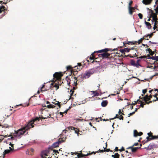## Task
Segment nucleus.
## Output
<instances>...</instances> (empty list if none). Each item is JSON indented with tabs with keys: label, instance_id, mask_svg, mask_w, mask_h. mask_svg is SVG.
I'll return each instance as SVG.
<instances>
[{
	"label": "nucleus",
	"instance_id": "obj_1",
	"mask_svg": "<svg viewBox=\"0 0 158 158\" xmlns=\"http://www.w3.org/2000/svg\"><path fill=\"white\" fill-rule=\"evenodd\" d=\"M117 50V48H114L113 50L112 49L110 48H105L104 49L97 51L96 52L97 53H103L99 54L98 56L99 57H101L102 58H107L110 56V54L107 52L109 51H113Z\"/></svg>",
	"mask_w": 158,
	"mask_h": 158
},
{
	"label": "nucleus",
	"instance_id": "obj_2",
	"mask_svg": "<svg viewBox=\"0 0 158 158\" xmlns=\"http://www.w3.org/2000/svg\"><path fill=\"white\" fill-rule=\"evenodd\" d=\"M31 126H32L31 123H28L25 126H24L19 130L15 131V133L17 134L16 136L20 137L21 135H23L26 132V131H28L31 128Z\"/></svg>",
	"mask_w": 158,
	"mask_h": 158
},
{
	"label": "nucleus",
	"instance_id": "obj_3",
	"mask_svg": "<svg viewBox=\"0 0 158 158\" xmlns=\"http://www.w3.org/2000/svg\"><path fill=\"white\" fill-rule=\"evenodd\" d=\"M66 78L67 79V84L69 85L72 83V81H73V85L75 86L77 85V82L78 81V80H77V78L76 77H73L72 74H71V75H69V76H67L66 77Z\"/></svg>",
	"mask_w": 158,
	"mask_h": 158
},
{
	"label": "nucleus",
	"instance_id": "obj_4",
	"mask_svg": "<svg viewBox=\"0 0 158 158\" xmlns=\"http://www.w3.org/2000/svg\"><path fill=\"white\" fill-rule=\"evenodd\" d=\"M151 14H150V18H152V20H154L155 22L153 28L154 30L156 29L157 27V20L158 18L156 16V14L153 12V11L151 10Z\"/></svg>",
	"mask_w": 158,
	"mask_h": 158
},
{
	"label": "nucleus",
	"instance_id": "obj_5",
	"mask_svg": "<svg viewBox=\"0 0 158 158\" xmlns=\"http://www.w3.org/2000/svg\"><path fill=\"white\" fill-rule=\"evenodd\" d=\"M53 83H52L50 85L49 87V89L51 90L53 89L54 88H56V90H57L59 88V85H60L61 84H59V82L58 83H55L56 80L55 81L54 80H53L52 81Z\"/></svg>",
	"mask_w": 158,
	"mask_h": 158
},
{
	"label": "nucleus",
	"instance_id": "obj_6",
	"mask_svg": "<svg viewBox=\"0 0 158 158\" xmlns=\"http://www.w3.org/2000/svg\"><path fill=\"white\" fill-rule=\"evenodd\" d=\"M63 74L61 73H55L53 75L54 79H56V80H59L61 79V77Z\"/></svg>",
	"mask_w": 158,
	"mask_h": 158
},
{
	"label": "nucleus",
	"instance_id": "obj_7",
	"mask_svg": "<svg viewBox=\"0 0 158 158\" xmlns=\"http://www.w3.org/2000/svg\"><path fill=\"white\" fill-rule=\"evenodd\" d=\"M51 152V150H47L43 151L41 154L42 158H48L47 156H48V154Z\"/></svg>",
	"mask_w": 158,
	"mask_h": 158
},
{
	"label": "nucleus",
	"instance_id": "obj_8",
	"mask_svg": "<svg viewBox=\"0 0 158 158\" xmlns=\"http://www.w3.org/2000/svg\"><path fill=\"white\" fill-rule=\"evenodd\" d=\"M72 155H73L74 154H77V156L78 157L77 158H82L83 157H84L85 156H87L89 155H90V153H87L86 154H83L82 153H73V152H71Z\"/></svg>",
	"mask_w": 158,
	"mask_h": 158
},
{
	"label": "nucleus",
	"instance_id": "obj_9",
	"mask_svg": "<svg viewBox=\"0 0 158 158\" xmlns=\"http://www.w3.org/2000/svg\"><path fill=\"white\" fill-rule=\"evenodd\" d=\"M42 118L40 117H36L34 119H33L32 120L30 121L28 123H30L31 124L32 126H31V128H33L34 127V126L33 125V124H34V122L36 121H39L40 119Z\"/></svg>",
	"mask_w": 158,
	"mask_h": 158
},
{
	"label": "nucleus",
	"instance_id": "obj_10",
	"mask_svg": "<svg viewBox=\"0 0 158 158\" xmlns=\"http://www.w3.org/2000/svg\"><path fill=\"white\" fill-rule=\"evenodd\" d=\"M140 147H133V146L127 148V149H131V152H135L137 151V150L139 148H140Z\"/></svg>",
	"mask_w": 158,
	"mask_h": 158
},
{
	"label": "nucleus",
	"instance_id": "obj_11",
	"mask_svg": "<svg viewBox=\"0 0 158 158\" xmlns=\"http://www.w3.org/2000/svg\"><path fill=\"white\" fill-rule=\"evenodd\" d=\"M152 0H143L142 2L144 4L146 5H149L151 4ZM158 2V0H157L156 2V4H157Z\"/></svg>",
	"mask_w": 158,
	"mask_h": 158
},
{
	"label": "nucleus",
	"instance_id": "obj_12",
	"mask_svg": "<svg viewBox=\"0 0 158 158\" xmlns=\"http://www.w3.org/2000/svg\"><path fill=\"white\" fill-rule=\"evenodd\" d=\"M143 134V133L142 132H138L136 130H135L134 131L133 135L135 137H136L138 136H140L142 135Z\"/></svg>",
	"mask_w": 158,
	"mask_h": 158
},
{
	"label": "nucleus",
	"instance_id": "obj_13",
	"mask_svg": "<svg viewBox=\"0 0 158 158\" xmlns=\"http://www.w3.org/2000/svg\"><path fill=\"white\" fill-rule=\"evenodd\" d=\"M148 136L151 137V139H158V135H154L153 136L152 135V133L151 132H150L149 133H148Z\"/></svg>",
	"mask_w": 158,
	"mask_h": 158
},
{
	"label": "nucleus",
	"instance_id": "obj_14",
	"mask_svg": "<svg viewBox=\"0 0 158 158\" xmlns=\"http://www.w3.org/2000/svg\"><path fill=\"white\" fill-rule=\"evenodd\" d=\"M83 67V66L81 64V63H77V66H75L74 68H75V69H76V68H77L78 71H80Z\"/></svg>",
	"mask_w": 158,
	"mask_h": 158
},
{
	"label": "nucleus",
	"instance_id": "obj_15",
	"mask_svg": "<svg viewBox=\"0 0 158 158\" xmlns=\"http://www.w3.org/2000/svg\"><path fill=\"white\" fill-rule=\"evenodd\" d=\"M6 10V9H5V7L4 6H2L0 7V14L3 12V14H2L3 16L5 15V13Z\"/></svg>",
	"mask_w": 158,
	"mask_h": 158
},
{
	"label": "nucleus",
	"instance_id": "obj_16",
	"mask_svg": "<svg viewBox=\"0 0 158 158\" xmlns=\"http://www.w3.org/2000/svg\"><path fill=\"white\" fill-rule=\"evenodd\" d=\"M153 97V95L152 94H150L149 96L148 95H146L143 97V98H144V99H146L147 101H151V98Z\"/></svg>",
	"mask_w": 158,
	"mask_h": 158
},
{
	"label": "nucleus",
	"instance_id": "obj_17",
	"mask_svg": "<svg viewBox=\"0 0 158 158\" xmlns=\"http://www.w3.org/2000/svg\"><path fill=\"white\" fill-rule=\"evenodd\" d=\"M61 141H59L56 142L52 144V147L54 148L57 147H59V144L61 143Z\"/></svg>",
	"mask_w": 158,
	"mask_h": 158
},
{
	"label": "nucleus",
	"instance_id": "obj_18",
	"mask_svg": "<svg viewBox=\"0 0 158 158\" xmlns=\"http://www.w3.org/2000/svg\"><path fill=\"white\" fill-rule=\"evenodd\" d=\"M143 100L144 101V102H142L141 103H143V105H145L146 104H149V103H152V101H147L146 99H144V98H143Z\"/></svg>",
	"mask_w": 158,
	"mask_h": 158
},
{
	"label": "nucleus",
	"instance_id": "obj_19",
	"mask_svg": "<svg viewBox=\"0 0 158 158\" xmlns=\"http://www.w3.org/2000/svg\"><path fill=\"white\" fill-rule=\"evenodd\" d=\"M66 69L67 70L70 71L71 74H72L73 71V67L70 65H69L67 66L66 67Z\"/></svg>",
	"mask_w": 158,
	"mask_h": 158
},
{
	"label": "nucleus",
	"instance_id": "obj_20",
	"mask_svg": "<svg viewBox=\"0 0 158 158\" xmlns=\"http://www.w3.org/2000/svg\"><path fill=\"white\" fill-rule=\"evenodd\" d=\"M96 52H94V53H92L90 55V57H88L87 58V59L89 58V60H94V58H95V57L94 55V54Z\"/></svg>",
	"mask_w": 158,
	"mask_h": 158
},
{
	"label": "nucleus",
	"instance_id": "obj_21",
	"mask_svg": "<svg viewBox=\"0 0 158 158\" xmlns=\"http://www.w3.org/2000/svg\"><path fill=\"white\" fill-rule=\"evenodd\" d=\"M130 50V48H125L124 49H120V51L122 53H124L126 52H129Z\"/></svg>",
	"mask_w": 158,
	"mask_h": 158
},
{
	"label": "nucleus",
	"instance_id": "obj_22",
	"mask_svg": "<svg viewBox=\"0 0 158 158\" xmlns=\"http://www.w3.org/2000/svg\"><path fill=\"white\" fill-rule=\"evenodd\" d=\"M42 106L43 107H47L48 108H53L55 107V106L54 105L51 104L48 105L47 106H46L44 104H43Z\"/></svg>",
	"mask_w": 158,
	"mask_h": 158
},
{
	"label": "nucleus",
	"instance_id": "obj_23",
	"mask_svg": "<svg viewBox=\"0 0 158 158\" xmlns=\"http://www.w3.org/2000/svg\"><path fill=\"white\" fill-rule=\"evenodd\" d=\"M118 115L117 114L116 115V116L115 117H114L113 118H110V119L113 120L116 118H118L119 119H120V120H123V117L122 115H120L119 116V117H118Z\"/></svg>",
	"mask_w": 158,
	"mask_h": 158
},
{
	"label": "nucleus",
	"instance_id": "obj_24",
	"mask_svg": "<svg viewBox=\"0 0 158 158\" xmlns=\"http://www.w3.org/2000/svg\"><path fill=\"white\" fill-rule=\"evenodd\" d=\"M72 129H73V130H74L75 132L77 134L78 136L80 135V131H79L78 129L73 127Z\"/></svg>",
	"mask_w": 158,
	"mask_h": 158
},
{
	"label": "nucleus",
	"instance_id": "obj_25",
	"mask_svg": "<svg viewBox=\"0 0 158 158\" xmlns=\"http://www.w3.org/2000/svg\"><path fill=\"white\" fill-rule=\"evenodd\" d=\"M107 104L108 102L107 101H103L101 103V105L103 107H105L107 105Z\"/></svg>",
	"mask_w": 158,
	"mask_h": 158
},
{
	"label": "nucleus",
	"instance_id": "obj_26",
	"mask_svg": "<svg viewBox=\"0 0 158 158\" xmlns=\"http://www.w3.org/2000/svg\"><path fill=\"white\" fill-rule=\"evenodd\" d=\"M145 23L147 26L148 29H151L152 26H151V24L150 23L145 21Z\"/></svg>",
	"mask_w": 158,
	"mask_h": 158
},
{
	"label": "nucleus",
	"instance_id": "obj_27",
	"mask_svg": "<svg viewBox=\"0 0 158 158\" xmlns=\"http://www.w3.org/2000/svg\"><path fill=\"white\" fill-rule=\"evenodd\" d=\"M88 71L89 73V74H90V75H92L96 72V70L94 69H91L89 70Z\"/></svg>",
	"mask_w": 158,
	"mask_h": 158
},
{
	"label": "nucleus",
	"instance_id": "obj_28",
	"mask_svg": "<svg viewBox=\"0 0 158 158\" xmlns=\"http://www.w3.org/2000/svg\"><path fill=\"white\" fill-rule=\"evenodd\" d=\"M130 64L131 65L136 66V63H135V61L131 59L130 60Z\"/></svg>",
	"mask_w": 158,
	"mask_h": 158
},
{
	"label": "nucleus",
	"instance_id": "obj_29",
	"mask_svg": "<svg viewBox=\"0 0 158 158\" xmlns=\"http://www.w3.org/2000/svg\"><path fill=\"white\" fill-rule=\"evenodd\" d=\"M75 89V88L74 87H73V89H72L70 90V92H71V93L70 94V98L69 99V100H70L71 98V97L72 96L73 94V93L74 92V90Z\"/></svg>",
	"mask_w": 158,
	"mask_h": 158
},
{
	"label": "nucleus",
	"instance_id": "obj_30",
	"mask_svg": "<svg viewBox=\"0 0 158 158\" xmlns=\"http://www.w3.org/2000/svg\"><path fill=\"white\" fill-rule=\"evenodd\" d=\"M91 75H90L88 71L85 72L84 74L85 77L87 78H88Z\"/></svg>",
	"mask_w": 158,
	"mask_h": 158
},
{
	"label": "nucleus",
	"instance_id": "obj_31",
	"mask_svg": "<svg viewBox=\"0 0 158 158\" xmlns=\"http://www.w3.org/2000/svg\"><path fill=\"white\" fill-rule=\"evenodd\" d=\"M52 103L55 105H57L60 108L61 106V105L60 104V103H59L58 101H56L55 102H53Z\"/></svg>",
	"mask_w": 158,
	"mask_h": 158
},
{
	"label": "nucleus",
	"instance_id": "obj_32",
	"mask_svg": "<svg viewBox=\"0 0 158 158\" xmlns=\"http://www.w3.org/2000/svg\"><path fill=\"white\" fill-rule=\"evenodd\" d=\"M45 85H43V86L41 88V90L42 91H47L48 90H49V89H47V88H45Z\"/></svg>",
	"mask_w": 158,
	"mask_h": 158
},
{
	"label": "nucleus",
	"instance_id": "obj_33",
	"mask_svg": "<svg viewBox=\"0 0 158 158\" xmlns=\"http://www.w3.org/2000/svg\"><path fill=\"white\" fill-rule=\"evenodd\" d=\"M51 115L50 114H48L47 115H45V117H42V119L43 118L44 119H46V118H50L51 117Z\"/></svg>",
	"mask_w": 158,
	"mask_h": 158
},
{
	"label": "nucleus",
	"instance_id": "obj_34",
	"mask_svg": "<svg viewBox=\"0 0 158 158\" xmlns=\"http://www.w3.org/2000/svg\"><path fill=\"white\" fill-rule=\"evenodd\" d=\"M92 92L93 94H94L93 97L98 96L99 95V93L97 92V91H92Z\"/></svg>",
	"mask_w": 158,
	"mask_h": 158
},
{
	"label": "nucleus",
	"instance_id": "obj_35",
	"mask_svg": "<svg viewBox=\"0 0 158 158\" xmlns=\"http://www.w3.org/2000/svg\"><path fill=\"white\" fill-rule=\"evenodd\" d=\"M148 56H149V57L147 58V59H151L152 60H156V55H155V56H152V57H150V55L148 54Z\"/></svg>",
	"mask_w": 158,
	"mask_h": 158
},
{
	"label": "nucleus",
	"instance_id": "obj_36",
	"mask_svg": "<svg viewBox=\"0 0 158 158\" xmlns=\"http://www.w3.org/2000/svg\"><path fill=\"white\" fill-rule=\"evenodd\" d=\"M106 147L105 148H104V149H105V152H109V151H110V152H112V151H111L110 149L106 148L107 147V144L106 143Z\"/></svg>",
	"mask_w": 158,
	"mask_h": 158
},
{
	"label": "nucleus",
	"instance_id": "obj_37",
	"mask_svg": "<svg viewBox=\"0 0 158 158\" xmlns=\"http://www.w3.org/2000/svg\"><path fill=\"white\" fill-rule=\"evenodd\" d=\"M137 56V55H136V53H135L133 56H131L130 54H129V55H128L127 56H126V57L129 56L131 58H133L135 56Z\"/></svg>",
	"mask_w": 158,
	"mask_h": 158
},
{
	"label": "nucleus",
	"instance_id": "obj_38",
	"mask_svg": "<svg viewBox=\"0 0 158 158\" xmlns=\"http://www.w3.org/2000/svg\"><path fill=\"white\" fill-rule=\"evenodd\" d=\"M129 8V14L132 15L133 14V13L134 12V11L132 10V9L131 8V7H128Z\"/></svg>",
	"mask_w": 158,
	"mask_h": 158
},
{
	"label": "nucleus",
	"instance_id": "obj_39",
	"mask_svg": "<svg viewBox=\"0 0 158 158\" xmlns=\"http://www.w3.org/2000/svg\"><path fill=\"white\" fill-rule=\"evenodd\" d=\"M151 139V137H149V136L147 137H146L147 140L145 141V143H147L149 141H150V140H153V139Z\"/></svg>",
	"mask_w": 158,
	"mask_h": 158
},
{
	"label": "nucleus",
	"instance_id": "obj_40",
	"mask_svg": "<svg viewBox=\"0 0 158 158\" xmlns=\"http://www.w3.org/2000/svg\"><path fill=\"white\" fill-rule=\"evenodd\" d=\"M134 44L135 43H133V42H130V41H127V43H123V44L124 45L125 44Z\"/></svg>",
	"mask_w": 158,
	"mask_h": 158
},
{
	"label": "nucleus",
	"instance_id": "obj_41",
	"mask_svg": "<svg viewBox=\"0 0 158 158\" xmlns=\"http://www.w3.org/2000/svg\"><path fill=\"white\" fill-rule=\"evenodd\" d=\"M141 60H138L137 61V62H136V67H138V66H141V65L139 63V62Z\"/></svg>",
	"mask_w": 158,
	"mask_h": 158
},
{
	"label": "nucleus",
	"instance_id": "obj_42",
	"mask_svg": "<svg viewBox=\"0 0 158 158\" xmlns=\"http://www.w3.org/2000/svg\"><path fill=\"white\" fill-rule=\"evenodd\" d=\"M73 127L71 126L69 127L66 128L65 130L64 131H68L69 130H73Z\"/></svg>",
	"mask_w": 158,
	"mask_h": 158
},
{
	"label": "nucleus",
	"instance_id": "obj_43",
	"mask_svg": "<svg viewBox=\"0 0 158 158\" xmlns=\"http://www.w3.org/2000/svg\"><path fill=\"white\" fill-rule=\"evenodd\" d=\"M155 32H153L152 33H151L150 34H148L146 36H145L147 37L148 36H149V38H151L153 35V33H155Z\"/></svg>",
	"mask_w": 158,
	"mask_h": 158
},
{
	"label": "nucleus",
	"instance_id": "obj_44",
	"mask_svg": "<svg viewBox=\"0 0 158 158\" xmlns=\"http://www.w3.org/2000/svg\"><path fill=\"white\" fill-rule=\"evenodd\" d=\"M75 69H73V71L72 75L73 74L74 76H75L76 74L77 73L78 70L77 69L76 71H75Z\"/></svg>",
	"mask_w": 158,
	"mask_h": 158
},
{
	"label": "nucleus",
	"instance_id": "obj_45",
	"mask_svg": "<svg viewBox=\"0 0 158 158\" xmlns=\"http://www.w3.org/2000/svg\"><path fill=\"white\" fill-rule=\"evenodd\" d=\"M10 151H10V150H5L4 151V154H6L9 153L10 152Z\"/></svg>",
	"mask_w": 158,
	"mask_h": 158
},
{
	"label": "nucleus",
	"instance_id": "obj_46",
	"mask_svg": "<svg viewBox=\"0 0 158 158\" xmlns=\"http://www.w3.org/2000/svg\"><path fill=\"white\" fill-rule=\"evenodd\" d=\"M114 156V158H119L120 155L118 153H115Z\"/></svg>",
	"mask_w": 158,
	"mask_h": 158
},
{
	"label": "nucleus",
	"instance_id": "obj_47",
	"mask_svg": "<svg viewBox=\"0 0 158 158\" xmlns=\"http://www.w3.org/2000/svg\"><path fill=\"white\" fill-rule=\"evenodd\" d=\"M144 39V38L143 37V38H141L140 40H139L138 41V44H140L142 42L143 40Z\"/></svg>",
	"mask_w": 158,
	"mask_h": 158
},
{
	"label": "nucleus",
	"instance_id": "obj_48",
	"mask_svg": "<svg viewBox=\"0 0 158 158\" xmlns=\"http://www.w3.org/2000/svg\"><path fill=\"white\" fill-rule=\"evenodd\" d=\"M147 58V56H141L139 57H137V59H138V58H139V59H143V58Z\"/></svg>",
	"mask_w": 158,
	"mask_h": 158
},
{
	"label": "nucleus",
	"instance_id": "obj_49",
	"mask_svg": "<svg viewBox=\"0 0 158 158\" xmlns=\"http://www.w3.org/2000/svg\"><path fill=\"white\" fill-rule=\"evenodd\" d=\"M155 10L156 11V13L155 14H156L157 16L158 14V5L157 6L156 8L155 9Z\"/></svg>",
	"mask_w": 158,
	"mask_h": 158
},
{
	"label": "nucleus",
	"instance_id": "obj_50",
	"mask_svg": "<svg viewBox=\"0 0 158 158\" xmlns=\"http://www.w3.org/2000/svg\"><path fill=\"white\" fill-rule=\"evenodd\" d=\"M149 53L150 55L151 56H153L155 53V51H152L151 50L149 52Z\"/></svg>",
	"mask_w": 158,
	"mask_h": 158
},
{
	"label": "nucleus",
	"instance_id": "obj_51",
	"mask_svg": "<svg viewBox=\"0 0 158 158\" xmlns=\"http://www.w3.org/2000/svg\"><path fill=\"white\" fill-rule=\"evenodd\" d=\"M138 15L139 19H143V16L142 14L141 13H139L138 14Z\"/></svg>",
	"mask_w": 158,
	"mask_h": 158
},
{
	"label": "nucleus",
	"instance_id": "obj_52",
	"mask_svg": "<svg viewBox=\"0 0 158 158\" xmlns=\"http://www.w3.org/2000/svg\"><path fill=\"white\" fill-rule=\"evenodd\" d=\"M77 80H80V79H82V76L81 75H79L77 77Z\"/></svg>",
	"mask_w": 158,
	"mask_h": 158
},
{
	"label": "nucleus",
	"instance_id": "obj_53",
	"mask_svg": "<svg viewBox=\"0 0 158 158\" xmlns=\"http://www.w3.org/2000/svg\"><path fill=\"white\" fill-rule=\"evenodd\" d=\"M123 112V110H122V111L121 112V110H119V111H118V113L120 114H122V115H124V113Z\"/></svg>",
	"mask_w": 158,
	"mask_h": 158
},
{
	"label": "nucleus",
	"instance_id": "obj_54",
	"mask_svg": "<svg viewBox=\"0 0 158 158\" xmlns=\"http://www.w3.org/2000/svg\"><path fill=\"white\" fill-rule=\"evenodd\" d=\"M147 89H143L142 93L144 95L147 92Z\"/></svg>",
	"mask_w": 158,
	"mask_h": 158
},
{
	"label": "nucleus",
	"instance_id": "obj_55",
	"mask_svg": "<svg viewBox=\"0 0 158 158\" xmlns=\"http://www.w3.org/2000/svg\"><path fill=\"white\" fill-rule=\"evenodd\" d=\"M132 3H133L132 1H131L129 2V6H128V7H131V5L132 4Z\"/></svg>",
	"mask_w": 158,
	"mask_h": 158
},
{
	"label": "nucleus",
	"instance_id": "obj_56",
	"mask_svg": "<svg viewBox=\"0 0 158 158\" xmlns=\"http://www.w3.org/2000/svg\"><path fill=\"white\" fill-rule=\"evenodd\" d=\"M135 113V112H133L130 113L128 115V117H129L130 116L132 115Z\"/></svg>",
	"mask_w": 158,
	"mask_h": 158
},
{
	"label": "nucleus",
	"instance_id": "obj_57",
	"mask_svg": "<svg viewBox=\"0 0 158 158\" xmlns=\"http://www.w3.org/2000/svg\"><path fill=\"white\" fill-rule=\"evenodd\" d=\"M86 131V130H83V131L82 132V134L80 133V135H83V134H85L86 132H85V131Z\"/></svg>",
	"mask_w": 158,
	"mask_h": 158
},
{
	"label": "nucleus",
	"instance_id": "obj_58",
	"mask_svg": "<svg viewBox=\"0 0 158 158\" xmlns=\"http://www.w3.org/2000/svg\"><path fill=\"white\" fill-rule=\"evenodd\" d=\"M53 153H54L55 154H56V153H59V152L58 150H53Z\"/></svg>",
	"mask_w": 158,
	"mask_h": 158
},
{
	"label": "nucleus",
	"instance_id": "obj_59",
	"mask_svg": "<svg viewBox=\"0 0 158 158\" xmlns=\"http://www.w3.org/2000/svg\"><path fill=\"white\" fill-rule=\"evenodd\" d=\"M125 150V149L123 147H122L120 149H119V151L120 152H122V151H124Z\"/></svg>",
	"mask_w": 158,
	"mask_h": 158
},
{
	"label": "nucleus",
	"instance_id": "obj_60",
	"mask_svg": "<svg viewBox=\"0 0 158 158\" xmlns=\"http://www.w3.org/2000/svg\"><path fill=\"white\" fill-rule=\"evenodd\" d=\"M157 93H156L154 95H153V97L155 98L157 97L158 96V94H157Z\"/></svg>",
	"mask_w": 158,
	"mask_h": 158
},
{
	"label": "nucleus",
	"instance_id": "obj_61",
	"mask_svg": "<svg viewBox=\"0 0 158 158\" xmlns=\"http://www.w3.org/2000/svg\"><path fill=\"white\" fill-rule=\"evenodd\" d=\"M156 99H154L153 100H152V102H155L157 101H158V96L157 97H156Z\"/></svg>",
	"mask_w": 158,
	"mask_h": 158
},
{
	"label": "nucleus",
	"instance_id": "obj_62",
	"mask_svg": "<svg viewBox=\"0 0 158 158\" xmlns=\"http://www.w3.org/2000/svg\"><path fill=\"white\" fill-rule=\"evenodd\" d=\"M2 126L3 127H4L5 128H8L9 127L8 125L4 124V125Z\"/></svg>",
	"mask_w": 158,
	"mask_h": 158
},
{
	"label": "nucleus",
	"instance_id": "obj_63",
	"mask_svg": "<svg viewBox=\"0 0 158 158\" xmlns=\"http://www.w3.org/2000/svg\"><path fill=\"white\" fill-rule=\"evenodd\" d=\"M144 105H143V103H140V105L139 106H140V107H142V108H143V107H144Z\"/></svg>",
	"mask_w": 158,
	"mask_h": 158
},
{
	"label": "nucleus",
	"instance_id": "obj_64",
	"mask_svg": "<svg viewBox=\"0 0 158 158\" xmlns=\"http://www.w3.org/2000/svg\"><path fill=\"white\" fill-rule=\"evenodd\" d=\"M119 149H118V147H115V151L117 152V151H119Z\"/></svg>",
	"mask_w": 158,
	"mask_h": 158
}]
</instances>
